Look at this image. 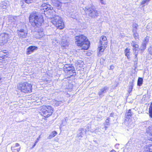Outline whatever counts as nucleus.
Masks as SVG:
<instances>
[{
  "mask_svg": "<svg viewBox=\"0 0 152 152\" xmlns=\"http://www.w3.org/2000/svg\"><path fill=\"white\" fill-rule=\"evenodd\" d=\"M37 48L34 46H30L27 49V54H29L34 51L35 50H36L37 49Z\"/></svg>",
  "mask_w": 152,
  "mask_h": 152,
  "instance_id": "obj_14",
  "label": "nucleus"
},
{
  "mask_svg": "<svg viewBox=\"0 0 152 152\" xmlns=\"http://www.w3.org/2000/svg\"><path fill=\"white\" fill-rule=\"evenodd\" d=\"M63 3L60 1L57 0L55 3V7L58 10H61L62 9Z\"/></svg>",
  "mask_w": 152,
  "mask_h": 152,
  "instance_id": "obj_15",
  "label": "nucleus"
},
{
  "mask_svg": "<svg viewBox=\"0 0 152 152\" xmlns=\"http://www.w3.org/2000/svg\"><path fill=\"white\" fill-rule=\"evenodd\" d=\"M7 52L6 50H3L0 51V57L3 58L7 57L8 56Z\"/></svg>",
  "mask_w": 152,
  "mask_h": 152,
  "instance_id": "obj_18",
  "label": "nucleus"
},
{
  "mask_svg": "<svg viewBox=\"0 0 152 152\" xmlns=\"http://www.w3.org/2000/svg\"><path fill=\"white\" fill-rule=\"evenodd\" d=\"M21 6L22 8H24V7H25V5H21Z\"/></svg>",
  "mask_w": 152,
  "mask_h": 152,
  "instance_id": "obj_41",
  "label": "nucleus"
},
{
  "mask_svg": "<svg viewBox=\"0 0 152 152\" xmlns=\"http://www.w3.org/2000/svg\"><path fill=\"white\" fill-rule=\"evenodd\" d=\"M57 134V133L56 131H53L52 132L49 136V137L51 139L55 136Z\"/></svg>",
  "mask_w": 152,
  "mask_h": 152,
  "instance_id": "obj_22",
  "label": "nucleus"
},
{
  "mask_svg": "<svg viewBox=\"0 0 152 152\" xmlns=\"http://www.w3.org/2000/svg\"><path fill=\"white\" fill-rule=\"evenodd\" d=\"M131 45L132 47L133 50L134 51L135 58H137L138 54V52H136L137 49L139 48V45L135 41H132L131 43Z\"/></svg>",
  "mask_w": 152,
  "mask_h": 152,
  "instance_id": "obj_10",
  "label": "nucleus"
},
{
  "mask_svg": "<svg viewBox=\"0 0 152 152\" xmlns=\"http://www.w3.org/2000/svg\"><path fill=\"white\" fill-rule=\"evenodd\" d=\"M48 4L47 3H44L41 5V10L42 14H43L45 15L48 14Z\"/></svg>",
  "mask_w": 152,
  "mask_h": 152,
  "instance_id": "obj_11",
  "label": "nucleus"
},
{
  "mask_svg": "<svg viewBox=\"0 0 152 152\" xmlns=\"http://www.w3.org/2000/svg\"><path fill=\"white\" fill-rule=\"evenodd\" d=\"M143 79L142 77H139L137 80V85L138 86H140L142 84Z\"/></svg>",
  "mask_w": 152,
  "mask_h": 152,
  "instance_id": "obj_19",
  "label": "nucleus"
},
{
  "mask_svg": "<svg viewBox=\"0 0 152 152\" xmlns=\"http://www.w3.org/2000/svg\"><path fill=\"white\" fill-rule=\"evenodd\" d=\"M45 107H42V108L41 109V111H42L43 114H45L48 113V111H47Z\"/></svg>",
  "mask_w": 152,
  "mask_h": 152,
  "instance_id": "obj_31",
  "label": "nucleus"
},
{
  "mask_svg": "<svg viewBox=\"0 0 152 152\" xmlns=\"http://www.w3.org/2000/svg\"><path fill=\"white\" fill-rule=\"evenodd\" d=\"M34 0H21V4L23 3L24 2L27 4H29L33 2Z\"/></svg>",
  "mask_w": 152,
  "mask_h": 152,
  "instance_id": "obj_24",
  "label": "nucleus"
},
{
  "mask_svg": "<svg viewBox=\"0 0 152 152\" xmlns=\"http://www.w3.org/2000/svg\"><path fill=\"white\" fill-rule=\"evenodd\" d=\"M53 111V109L50 106H48V116L52 114Z\"/></svg>",
  "mask_w": 152,
  "mask_h": 152,
  "instance_id": "obj_20",
  "label": "nucleus"
},
{
  "mask_svg": "<svg viewBox=\"0 0 152 152\" xmlns=\"http://www.w3.org/2000/svg\"><path fill=\"white\" fill-rule=\"evenodd\" d=\"M12 35L10 33L3 32L0 34V43L3 45L7 43Z\"/></svg>",
  "mask_w": 152,
  "mask_h": 152,
  "instance_id": "obj_7",
  "label": "nucleus"
},
{
  "mask_svg": "<svg viewBox=\"0 0 152 152\" xmlns=\"http://www.w3.org/2000/svg\"><path fill=\"white\" fill-rule=\"evenodd\" d=\"M144 152H152V144L146 145L144 147Z\"/></svg>",
  "mask_w": 152,
  "mask_h": 152,
  "instance_id": "obj_13",
  "label": "nucleus"
},
{
  "mask_svg": "<svg viewBox=\"0 0 152 152\" xmlns=\"http://www.w3.org/2000/svg\"><path fill=\"white\" fill-rule=\"evenodd\" d=\"M148 50L149 53L152 55V45L150 46L148 49Z\"/></svg>",
  "mask_w": 152,
  "mask_h": 152,
  "instance_id": "obj_33",
  "label": "nucleus"
},
{
  "mask_svg": "<svg viewBox=\"0 0 152 152\" xmlns=\"http://www.w3.org/2000/svg\"><path fill=\"white\" fill-rule=\"evenodd\" d=\"M134 80H133V81L130 83V85L129 86V88L130 89L131 91H132L134 85Z\"/></svg>",
  "mask_w": 152,
  "mask_h": 152,
  "instance_id": "obj_32",
  "label": "nucleus"
},
{
  "mask_svg": "<svg viewBox=\"0 0 152 152\" xmlns=\"http://www.w3.org/2000/svg\"><path fill=\"white\" fill-rule=\"evenodd\" d=\"M29 20L31 25L35 27L40 26L43 21L42 16H38L36 13L30 15Z\"/></svg>",
  "mask_w": 152,
  "mask_h": 152,
  "instance_id": "obj_2",
  "label": "nucleus"
},
{
  "mask_svg": "<svg viewBox=\"0 0 152 152\" xmlns=\"http://www.w3.org/2000/svg\"><path fill=\"white\" fill-rule=\"evenodd\" d=\"M114 67V66L113 65H111L110 66V70H113Z\"/></svg>",
  "mask_w": 152,
  "mask_h": 152,
  "instance_id": "obj_35",
  "label": "nucleus"
},
{
  "mask_svg": "<svg viewBox=\"0 0 152 152\" xmlns=\"http://www.w3.org/2000/svg\"><path fill=\"white\" fill-rule=\"evenodd\" d=\"M152 127L151 126H149L146 129V132L148 134H151V133H151L152 131Z\"/></svg>",
  "mask_w": 152,
  "mask_h": 152,
  "instance_id": "obj_25",
  "label": "nucleus"
},
{
  "mask_svg": "<svg viewBox=\"0 0 152 152\" xmlns=\"http://www.w3.org/2000/svg\"><path fill=\"white\" fill-rule=\"evenodd\" d=\"M99 45L98 46V55H100L101 53L104 52L108 46V41L106 37L101 36L99 39Z\"/></svg>",
  "mask_w": 152,
  "mask_h": 152,
  "instance_id": "obj_4",
  "label": "nucleus"
},
{
  "mask_svg": "<svg viewBox=\"0 0 152 152\" xmlns=\"http://www.w3.org/2000/svg\"><path fill=\"white\" fill-rule=\"evenodd\" d=\"M133 35L135 39H139V36L137 32H134Z\"/></svg>",
  "mask_w": 152,
  "mask_h": 152,
  "instance_id": "obj_29",
  "label": "nucleus"
},
{
  "mask_svg": "<svg viewBox=\"0 0 152 152\" xmlns=\"http://www.w3.org/2000/svg\"><path fill=\"white\" fill-rule=\"evenodd\" d=\"M75 43L77 46L81 48V50H87L90 46V42L86 36L83 34H80L75 37Z\"/></svg>",
  "mask_w": 152,
  "mask_h": 152,
  "instance_id": "obj_1",
  "label": "nucleus"
},
{
  "mask_svg": "<svg viewBox=\"0 0 152 152\" xmlns=\"http://www.w3.org/2000/svg\"><path fill=\"white\" fill-rule=\"evenodd\" d=\"M21 26V28H18L17 30V33L18 36L20 38H26L27 36V32L24 30L26 26L25 24L22 23L20 24Z\"/></svg>",
  "mask_w": 152,
  "mask_h": 152,
  "instance_id": "obj_8",
  "label": "nucleus"
},
{
  "mask_svg": "<svg viewBox=\"0 0 152 152\" xmlns=\"http://www.w3.org/2000/svg\"><path fill=\"white\" fill-rule=\"evenodd\" d=\"M131 49L129 48H126L124 50V54L126 56L128 59H130L131 58Z\"/></svg>",
  "mask_w": 152,
  "mask_h": 152,
  "instance_id": "obj_12",
  "label": "nucleus"
},
{
  "mask_svg": "<svg viewBox=\"0 0 152 152\" xmlns=\"http://www.w3.org/2000/svg\"><path fill=\"white\" fill-rule=\"evenodd\" d=\"M36 143H35V142L34 144L33 145L32 148H33L36 145Z\"/></svg>",
  "mask_w": 152,
  "mask_h": 152,
  "instance_id": "obj_40",
  "label": "nucleus"
},
{
  "mask_svg": "<svg viewBox=\"0 0 152 152\" xmlns=\"http://www.w3.org/2000/svg\"><path fill=\"white\" fill-rule=\"evenodd\" d=\"M107 90V88H103L101 90L100 93H99V96L101 95L103 93L106 92V91Z\"/></svg>",
  "mask_w": 152,
  "mask_h": 152,
  "instance_id": "obj_30",
  "label": "nucleus"
},
{
  "mask_svg": "<svg viewBox=\"0 0 152 152\" xmlns=\"http://www.w3.org/2000/svg\"><path fill=\"white\" fill-rule=\"evenodd\" d=\"M110 152H116V151L114 150L113 149L111 150Z\"/></svg>",
  "mask_w": 152,
  "mask_h": 152,
  "instance_id": "obj_39",
  "label": "nucleus"
},
{
  "mask_svg": "<svg viewBox=\"0 0 152 152\" xmlns=\"http://www.w3.org/2000/svg\"><path fill=\"white\" fill-rule=\"evenodd\" d=\"M19 146H20V145H19V143H16L15 144V146H14L13 147H15L16 148L17 147Z\"/></svg>",
  "mask_w": 152,
  "mask_h": 152,
  "instance_id": "obj_36",
  "label": "nucleus"
},
{
  "mask_svg": "<svg viewBox=\"0 0 152 152\" xmlns=\"http://www.w3.org/2000/svg\"><path fill=\"white\" fill-rule=\"evenodd\" d=\"M39 138L40 136L39 137L37 138V139L36 140L35 142V143H37L38 142Z\"/></svg>",
  "mask_w": 152,
  "mask_h": 152,
  "instance_id": "obj_37",
  "label": "nucleus"
},
{
  "mask_svg": "<svg viewBox=\"0 0 152 152\" xmlns=\"http://www.w3.org/2000/svg\"><path fill=\"white\" fill-rule=\"evenodd\" d=\"M9 6L8 4L6 2L2 1L0 4V9L3 10L6 9Z\"/></svg>",
  "mask_w": 152,
  "mask_h": 152,
  "instance_id": "obj_16",
  "label": "nucleus"
},
{
  "mask_svg": "<svg viewBox=\"0 0 152 152\" xmlns=\"http://www.w3.org/2000/svg\"><path fill=\"white\" fill-rule=\"evenodd\" d=\"M133 115V113L132 112L131 109H129L128 111L126 113V115H125V117L129 119Z\"/></svg>",
  "mask_w": 152,
  "mask_h": 152,
  "instance_id": "obj_17",
  "label": "nucleus"
},
{
  "mask_svg": "<svg viewBox=\"0 0 152 152\" xmlns=\"http://www.w3.org/2000/svg\"><path fill=\"white\" fill-rule=\"evenodd\" d=\"M149 37L148 36L146 37L144 39L143 42V43H145V44H147V43L149 41Z\"/></svg>",
  "mask_w": 152,
  "mask_h": 152,
  "instance_id": "obj_26",
  "label": "nucleus"
},
{
  "mask_svg": "<svg viewBox=\"0 0 152 152\" xmlns=\"http://www.w3.org/2000/svg\"><path fill=\"white\" fill-rule=\"evenodd\" d=\"M63 69L65 75L67 76V78H70L72 77H75L76 75L75 67L72 64H65L63 67Z\"/></svg>",
  "mask_w": 152,
  "mask_h": 152,
  "instance_id": "obj_3",
  "label": "nucleus"
},
{
  "mask_svg": "<svg viewBox=\"0 0 152 152\" xmlns=\"http://www.w3.org/2000/svg\"><path fill=\"white\" fill-rule=\"evenodd\" d=\"M109 119L110 118H108L107 119V120H108V121H106L105 122V124H104V128L105 129H106L107 128V126L109 125L110 123H109Z\"/></svg>",
  "mask_w": 152,
  "mask_h": 152,
  "instance_id": "obj_28",
  "label": "nucleus"
},
{
  "mask_svg": "<svg viewBox=\"0 0 152 152\" xmlns=\"http://www.w3.org/2000/svg\"><path fill=\"white\" fill-rule=\"evenodd\" d=\"M51 22L57 29H63L65 24L62 18L58 16H55L51 19Z\"/></svg>",
  "mask_w": 152,
  "mask_h": 152,
  "instance_id": "obj_5",
  "label": "nucleus"
},
{
  "mask_svg": "<svg viewBox=\"0 0 152 152\" xmlns=\"http://www.w3.org/2000/svg\"><path fill=\"white\" fill-rule=\"evenodd\" d=\"M32 86L31 84L27 82H24L20 84L18 88L19 90L25 93L31 92L32 90Z\"/></svg>",
  "mask_w": 152,
  "mask_h": 152,
  "instance_id": "obj_6",
  "label": "nucleus"
},
{
  "mask_svg": "<svg viewBox=\"0 0 152 152\" xmlns=\"http://www.w3.org/2000/svg\"><path fill=\"white\" fill-rule=\"evenodd\" d=\"M20 147L18 148H16L15 147H12L11 149L13 152H18L20 151Z\"/></svg>",
  "mask_w": 152,
  "mask_h": 152,
  "instance_id": "obj_21",
  "label": "nucleus"
},
{
  "mask_svg": "<svg viewBox=\"0 0 152 152\" xmlns=\"http://www.w3.org/2000/svg\"><path fill=\"white\" fill-rule=\"evenodd\" d=\"M18 28L20 29V28H20V27H18Z\"/></svg>",
  "mask_w": 152,
  "mask_h": 152,
  "instance_id": "obj_42",
  "label": "nucleus"
},
{
  "mask_svg": "<svg viewBox=\"0 0 152 152\" xmlns=\"http://www.w3.org/2000/svg\"><path fill=\"white\" fill-rule=\"evenodd\" d=\"M86 11L89 12V15L92 18L97 17L98 15V11L94 8L89 7L86 9Z\"/></svg>",
  "mask_w": 152,
  "mask_h": 152,
  "instance_id": "obj_9",
  "label": "nucleus"
},
{
  "mask_svg": "<svg viewBox=\"0 0 152 152\" xmlns=\"http://www.w3.org/2000/svg\"><path fill=\"white\" fill-rule=\"evenodd\" d=\"M12 18V19H11V20H12V22H15V19L14 18V17H13Z\"/></svg>",
  "mask_w": 152,
  "mask_h": 152,
  "instance_id": "obj_38",
  "label": "nucleus"
},
{
  "mask_svg": "<svg viewBox=\"0 0 152 152\" xmlns=\"http://www.w3.org/2000/svg\"><path fill=\"white\" fill-rule=\"evenodd\" d=\"M147 45L145 43H142L141 45V49L140 50L142 52H143L144 50H145L146 48Z\"/></svg>",
  "mask_w": 152,
  "mask_h": 152,
  "instance_id": "obj_27",
  "label": "nucleus"
},
{
  "mask_svg": "<svg viewBox=\"0 0 152 152\" xmlns=\"http://www.w3.org/2000/svg\"><path fill=\"white\" fill-rule=\"evenodd\" d=\"M148 140L149 141H152V133L149 134V136L148 137Z\"/></svg>",
  "mask_w": 152,
  "mask_h": 152,
  "instance_id": "obj_34",
  "label": "nucleus"
},
{
  "mask_svg": "<svg viewBox=\"0 0 152 152\" xmlns=\"http://www.w3.org/2000/svg\"><path fill=\"white\" fill-rule=\"evenodd\" d=\"M138 25L136 23H134L133 24L132 27V31L133 32L134 31H136L137 30L138 28Z\"/></svg>",
  "mask_w": 152,
  "mask_h": 152,
  "instance_id": "obj_23",
  "label": "nucleus"
}]
</instances>
